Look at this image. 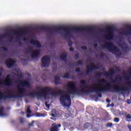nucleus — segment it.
Wrapping results in <instances>:
<instances>
[{"label": "nucleus", "mask_w": 131, "mask_h": 131, "mask_svg": "<svg viewBox=\"0 0 131 131\" xmlns=\"http://www.w3.org/2000/svg\"><path fill=\"white\" fill-rule=\"evenodd\" d=\"M9 41L11 42V41H12L11 40V39H10V40H9Z\"/></svg>", "instance_id": "obj_60"}, {"label": "nucleus", "mask_w": 131, "mask_h": 131, "mask_svg": "<svg viewBox=\"0 0 131 131\" xmlns=\"http://www.w3.org/2000/svg\"><path fill=\"white\" fill-rule=\"evenodd\" d=\"M18 46H19V47H23V43L21 42H18Z\"/></svg>", "instance_id": "obj_40"}, {"label": "nucleus", "mask_w": 131, "mask_h": 131, "mask_svg": "<svg viewBox=\"0 0 131 131\" xmlns=\"http://www.w3.org/2000/svg\"><path fill=\"white\" fill-rule=\"evenodd\" d=\"M105 83H107V80L105 79H101L98 81V83L96 86H88V88L92 92L91 93H96L97 94L99 98H102V93L104 92H109L110 91V88H111V83H108L107 86L104 88H102V85H104Z\"/></svg>", "instance_id": "obj_4"}, {"label": "nucleus", "mask_w": 131, "mask_h": 131, "mask_svg": "<svg viewBox=\"0 0 131 131\" xmlns=\"http://www.w3.org/2000/svg\"><path fill=\"white\" fill-rule=\"evenodd\" d=\"M70 51L71 52H73V51H74V49H73V48H71L70 49Z\"/></svg>", "instance_id": "obj_46"}, {"label": "nucleus", "mask_w": 131, "mask_h": 131, "mask_svg": "<svg viewBox=\"0 0 131 131\" xmlns=\"http://www.w3.org/2000/svg\"><path fill=\"white\" fill-rule=\"evenodd\" d=\"M113 125V123H107L106 124V127H112Z\"/></svg>", "instance_id": "obj_29"}, {"label": "nucleus", "mask_w": 131, "mask_h": 131, "mask_svg": "<svg viewBox=\"0 0 131 131\" xmlns=\"http://www.w3.org/2000/svg\"><path fill=\"white\" fill-rule=\"evenodd\" d=\"M8 35L12 34H18V35H22V34H26V30L19 29L16 31H13L8 32Z\"/></svg>", "instance_id": "obj_10"}, {"label": "nucleus", "mask_w": 131, "mask_h": 131, "mask_svg": "<svg viewBox=\"0 0 131 131\" xmlns=\"http://www.w3.org/2000/svg\"><path fill=\"white\" fill-rule=\"evenodd\" d=\"M37 122V121L33 120L31 123L29 124V127H31V126H34V123Z\"/></svg>", "instance_id": "obj_26"}, {"label": "nucleus", "mask_w": 131, "mask_h": 131, "mask_svg": "<svg viewBox=\"0 0 131 131\" xmlns=\"http://www.w3.org/2000/svg\"><path fill=\"white\" fill-rule=\"evenodd\" d=\"M43 67H47L46 66H42L41 68H43Z\"/></svg>", "instance_id": "obj_59"}, {"label": "nucleus", "mask_w": 131, "mask_h": 131, "mask_svg": "<svg viewBox=\"0 0 131 131\" xmlns=\"http://www.w3.org/2000/svg\"><path fill=\"white\" fill-rule=\"evenodd\" d=\"M126 120L128 121V122H130L131 121V115L130 114H128L126 116Z\"/></svg>", "instance_id": "obj_24"}, {"label": "nucleus", "mask_w": 131, "mask_h": 131, "mask_svg": "<svg viewBox=\"0 0 131 131\" xmlns=\"http://www.w3.org/2000/svg\"><path fill=\"white\" fill-rule=\"evenodd\" d=\"M103 49H107L113 54H115L116 57H120L122 55V53L120 52V50L116 47L113 42L110 41L106 42L105 45H102Z\"/></svg>", "instance_id": "obj_5"}, {"label": "nucleus", "mask_w": 131, "mask_h": 131, "mask_svg": "<svg viewBox=\"0 0 131 131\" xmlns=\"http://www.w3.org/2000/svg\"><path fill=\"white\" fill-rule=\"evenodd\" d=\"M127 103H128V104H130V103H131L130 99H128L127 100Z\"/></svg>", "instance_id": "obj_49"}, {"label": "nucleus", "mask_w": 131, "mask_h": 131, "mask_svg": "<svg viewBox=\"0 0 131 131\" xmlns=\"http://www.w3.org/2000/svg\"><path fill=\"white\" fill-rule=\"evenodd\" d=\"M31 116H32V115H27V117H28V118H29L30 117H31Z\"/></svg>", "instance_id": "obj_50"}, {"label": "nucleus", "mask_w": 131, "mask_h": 131, "mask_svg": "<svg viewBox=\"0 0 131 131\" xmlns=\"http://www.w3.org/2000/svg\"><path fill=\"white\" fill-rule=\"evenodd\" d=\"M33 51V47H29L26 51V53H27V54H29V53H30V52L31 51Z\"/></svg>", "instance_id": "obj_23"}, {"label": "nucleus", "mask_w": 131, "mask_h": 131, "mask_svg": "<svg viewBox=\"0 0 131 131\" xmlns=\"http://www.w3.org/2000/svg\"><path fill=\"white\" fill-rule=\"evenodd\" d=\"M18 76H19V77H22L23 76V75H22L21 73H20V74H19L18 75Z\"/></svg>", "instance_id": "obj_52"}, {"label": "nucleus", "mask_w": 131, "mask_h": 131, "mask_svg": "<svg viewBox=\"0 0 131 131\" xmlns=\"http://www.w3.org/2000/svg\"><path fill=\"white\" fill-rule=\"evenodd\" d=\"M2 75H3V73H2V72H0V76H2Z\"/></svg>", "instance_id": "obj_57"}, {"label": "nucleus", "mask_w": 131, "mask_h": 131, "mask_svg": "<svg viewBox=\"0 0 131 131\" xmlns=\"http://www.w3.org/2000/svg\"><path fill=\"white\" fill-rule=\"evenodd\" d=\"M58 127H61V125H60V124H59L58 125Z\"/></svg>", "instance_id": "obj_55"}, {"label": "nucleus", "mask_w": 131, "mask_h": 131, "mask_svg": "<svg viewBox=\"0 0 131 131\" xmlns=\"http://www.w3.org/2000/svg\"><path fill=\"white\" fill-rule=\"evenodd\" d=\"M114 121H115V122L118 123V122L119 121V118H115Z\"/></svg>", "instance_id": "obj_37"}, {"label": "nucleus", "mask_w": 131, "mask_h": 131, "mask_svg": "<svg viewBox=\"0 0 131 131\" xmlns=\"http://www.w3.org/2000/svg\"><path fill=\"white\" fill-rule=\"evenodd\" d=\"M55 69V70H56V69H57V68H55V69Z\"/></svg>", "instance_id": "obj_61"}, {"label": "nucleus", "mask_w": 131, "mask_h": 131, "mask_svg": "<svg viewBox=\"0 0 131 131\" xmlns=\"http://www.w3.org/2000/svg\"><path fill=\"white\" fill-rule=\"evenodd\" d=\"M59 129L58 128V126H57V125H54L53 126L51 129H50V131H58Z\"/></svg>", "instance_id": "obj_21"}, {"label": "nucleus", "mask_w": 131, "mask_h": 131, "mask_svg": "<svg viewBox=\"0 0 131 131\" xmlns=\"http://www.w3.org/2000/svg\"><path fill=\"white\" fill-rule=\"evenodd\" d=\"M8 68H12V67H13V66H7Z\"/></svg>", "instance_id": "obj_54"}, {"label": "nucleus", "mask_w": 131, "mask_h": 131, "mask_svg": "<svg viewBox=\"0 0 131 131\" xmlns=\"http://www.w3.org/2000/svg\"><path fill=\"white\" fill-rule=\"evenodd\" d=\"M35 115L37 117H40L41 116V114L39 113H36L35 114Z\"/></svg>", "instance_id": "obj_36"}, {"label": "nucleus", "mask_w": 131, "mask_h": 131, "mask_svg": "<svg viewBox=\"0 0 131 131\" xmlns=\"http://www.w3.org/2000/svg\"><path fill=\"white\" fill-rule=\"evenodd\" d=\"M121 48L123 51H126V50H128V46L126 45L125 47H121Z\"/></svg>", "instance_id": "obj_32"}, {"label": "nucleus", "mask_w": 131, "mask_h": 131, "mask_svg": "<svg viewBox=\"0 0 131 131\" xmlns=\"http://www.w3.org/2000/svg\"><path fill=\"white\" fill-rule=\"evenodd\" d=\"M40 54V50L37 49L35 51H33L32 52V53L31 54V57L33 59H35V58H37V57L39 56Z\"/></svg>", "instance_id": "obj_12"}, {"label": "nucleus", "mask_w": 131, "mask_h": 131, "mask_svg": "<svg viewBox=\"0 0 131 131\" xmlns=\"http://www.w3.org/2000/svg\"><path fill=\"white\" fill-rule=\"evenodd\" d=\"M73 42H72V41H70L69 42V46H70V47H72V45H73Z\"/></svg>", "instance_id": "obj_42"}, {"label": "nucleus", "mask_w": 131, "mask_h": 131, "mask_svg": "<svg viewBox=\"0 0 131 131\" xmlns=\"http://www.w3.org/2000/svg\"><path fill=\"white\" fill-rule=\"evenodd\" d=\"M103 74L104 76L106 77H112L114 74H115V70L113 69H111L109 70L108 72H97L95 75L96 77H102L103 76Z\"/></svg>", "instance_id": "obj_6"}, {"label": "nucleus", "mask_w": 131, "mask_h": 131, "mask_svg": "<svg viewBox=\"0 0 131 131\" xmlns=\"http://www.w3.org/2000/svg\"><path fill=\"white\" fill-rule=\"evenodd\" d=\"M2 49L3 51H4V52H8V51L9 50L8 48L5 47H2Z\"/></svg>", "instance_id": "obj_31"}, {"label": "nucleus", "mask_w": 131, "mask_h": 131, "mask_svg": "<svg viewBox=\"0 0 131 131\" xmlns=\"http://www.w3.org/2000/svg\"><path fill=\"white\" fill-rule=\"evenodd\" d=\"M78 65H83V61L80 60L77 62Z\"/></svg>", "instance_id": "obj_30"}, {"label": "nucleus", "mask_w": 131, "mask_h": 131, "mask_svg": "<svg viewBox=\"0 0 131 131\" xmlns=\"http://www.w3.org/2000/svg\"><path fill=\"white\" fill-rule=\"evenodd\" d=\"M19 83L22 85V86H27V88H30L31 86L30 82H29L28 81H21L19 82Z\"/></svg>", "instance_id": "obj_16"}, {"label": "nucleus", "mask_w": 131, "mask_h": 131, "mask_svg": "<svg viewBox=\"0 0 131 131\" xmlns=\"http://www.w3.org/2000/svg\"><path fill=\"white\" fill-rule=\"evenodd\" d=\"M99 31H104V30L103 29H100V30H99Z\"/></svg>", "instance_id": "obj_58"}, {"label": "nucleus", "mask_w": 131, "mask_h": 131, "mask_svg": "<svg viewBox=\"0 0 131 131\" xmlns=\"http://www.w3.org/2000/svg\"><path fill=\"white\" fill-rule=\"evenodd\" d=\"M60 58L62 61H66V59H67V52H64L62 53L60 56Z\"/></svg>", "instance_id": "obj_19"}, {"label": "nucleus", "mask_w": 131, "mask_h": 131, "mask_svg": "<svg viewBox=\"0 0 131 131\" xmlns=\"http://www.w3.org/2000/svg\"><path fill=\"white\" fill-rule=\"evenodd\" d=\"M4 110H5V108L4 107V106H1L0 108V116H4L5 115Z\"/></svg>", "instance_id": "obj_22"}, {"label": "nucleus", "mask_w": 131, "mask_h": 131, "mask_svg": "<svg viewBox=\"0 0 131 131\" xmlns=\"http://www.w3.org/2000/svg\"><path fill=\"white\" fill-rule=\"evenodd\" d=\"M84 74V73L83 72H81L80 73H79L78 74L79 76H81V75H83Z\"/></svg>", "instance_id": "obj_44"}, {"label": "nucleus", "mask_w": 131, "mask_h": 131, "mask_svg": "<svg viewBox=\"0 0 131 131\" xmlns=\"http://www.w3.org/2000/svg\"><path fill=\"white\" fill-rule=\"evenodd\" d=\"M124 77L126 80V83L128 85V86H130L131 85V81H130V77L127 76H124Z\"/></svg>", "instance_id": "obj_20"}, {"label": "nucleus", "mask_w": 131, "mask_h": 131, "mask_svg": "<svg viewBox=\"0 0 131 131\" xmlns=\"http://www.w3.org/2000/svg\"><path fill=\"white\" fill-rule=\"evenodd\" d=\"M51 63V58L49 55H46L41 59V65L42 66H49Z\"/></svg>", "instance_id": "obj_9"}, {"label": "nucleus", "mask_w": 131, "mask_h": 131, "mask_svg": "<svg viewBox=\"0 0 131 131\" xmlns=\"http://www.w3.org/2000/svg\"><path fill=\"white\" fill-rule=\"evenodd\" d=\"M37 30H42L43 31H47L49 32L50 34H53L54 31L59 32L61 30H63L64 31V37H68V36H70L71 33L70 31H88L91 33H93L94 32V30H95V28L94 27H64L60 26L59 27H53L51 28L50 27L48 26H39L36 28Z\"/></svg>", "instance_id": "obj_3"}, {"label": "nucleus", "mask_w": 131, "mask_h": 131, "mask_svg": "<svg viewBox=\"0 0 131 131\" xmlns=\"http://www.w3.org/2000/svg\"><path fill=\"white\" fill-rule=\"evenodd\" d=\"M75 59H77L79 58V54H78V53L76 54L74 56Z\"/></svg>", "instance_id": "obj_35"}, {"label": "nucleus", "mask_w": 131, "mask_h": 131, "mask_svg": "<svg viewBox=\"0 0 131 131\" xmlns=\"http://www.w3.org/2000/svg\"><path fill=\"white\" fill-rule=\"evenodd\" d=\"M30 43L36 46L37 48H41V44L38 40L32 39L30 40Z\"/></svg>", "instance_id": "obj_13"}, {"label": "nucleus", "mask_w": 131, "mask_h": 131, "mask_svg": "<svg viewBox=\"0 0 131 131\" xmlns=\"http://www.w3.org/2000/svg\"><path fill=\"white\" fill-rule=\"evenodd\" d=\"M93 67H94L95 68H100L101 67H98V66H95V67H87V70L86 71V75H89V74H91L92 72H93Z\"/></svg>", "instance_id": "obj_14"}, {"label": "nucleus", "mask_w": 131, "mask_h": 131, "mask_svg": "<svg viewBox=\"0 0 131 131\" xmlns=\"http://www.w3.org/2000/svg\"><path fill=\"white\" fill-rule=\"evenodd\" d=\"M106 30L107 33L105 36V39H106L107 40H111L113 39V38H114V34H113V32H112V27H107L106 28Z\"/></svg>", "instance_id": "obj_8"}, {"label": "nucleus", "mask_w": 131, "mask_h": 131, "mask_svg": "<svg viewBox=\"0 0 131 131\" xmlns=\"http://www.w3.org/2000/svg\"><path fill=\"white\" fill-rule=\"evenodd\" d=\"M129 28L130 29V30L127 31V35H128V34H131V27H129Z\"/></svg>", "instance_id": "obj_38"}, {"label": "nucleus", "mask_w": 131, "mask_h": 131, "mask_svg": "<svg viewBox=\"0 0 131 131\" xmlns=\"http://www.w3.org/2000/svg\"><path fill=\"white\" fill-rule=\"evenodd\" d=\"M2 38H3V36L0 35V40H1V39H2Z\"/></svg>", "instance_id": "obj_56"}, {"label": "nucleus", "mask_w": 131, "mask_h": 131, "mask_svg": "<svg viewBox=\"0 0 131 131\" xmlns=\"http://www.w3.org/2000/svg\"><path fill=\"white\" fill-rule=\"evenodd\" d=\"M68 91L64 92V94L61 96L60 98V103L65 107H69L71 106V98L70 95H77L80 96L81 94H91L92 91L86 90L85 89H88L89 86L82 85L80 86V90L78 91L76 88L75 82L71 81L67 84Z\"/></svg>", "instance_id": "obj_2"}, {"label": "nucleus", "mask_w": 131, "mask_h": 131, "mask_svg": "<svg viewBox=\"0 0 131 131\" xmlns=\"http://www.w3.org/2000/svg\"><path fill=\"white\" fill-rule=\"evenodd\" d=\"M76 72H80V69L78 68L76 69Z\"/></svg>", "instance_id": "obj_41"}, {"label": "nucleus", "mask_w": 131, "mask_h": 131, "mask_svg": "<svg viewBox=\"0 0 131 131\" xmlns=\"http://www.w3.org/2000/svg\"><path fill=\"white\" fill-rule=\"evenodd\" d=\"M45 105L47 107H48V108H50V104H48L47 103H46Z\"/></svg>", "instance_id": "obj_45"}, {"label": "nucleus", "mask_w": 131, "mask_h": 131, "mask_svg": "<svg viewBox=\"0 0 131 131\" xmlns=\"http://www.w3.org/2000/svg\"><path fill=\"white\" fill-rule=\"evenodd\" d=\"M81 49L82 50H88V47L86 46H82Z\"/></svg>", "instance_id": "obj_39"}, {"label": "nucleus", "mask_w": 131, "mask_h": 131, "mask_svg": "<svg viewBox=\"0 0 131 131\" xmlns=\"http://www.w3.org/2000/svg\"><path fill=\"white\" fill-rule=\"evenodd\" d=\"M19 120L20 123H21V124H23V123H24V118L19 117Z\"/></svg>", "instance_id": "obj_28"}, {"label": "nucleus", "mask_w": 131, "mask_h": 131, "mask_svg": "<svg viewBox=\"0 0 131 131\" xmlns=\"http://www.w3.org/2000/svg\"><path fill=\"white\" fill-rule=\"evenodd\" d=\"M24 41H28V38H23Z\"/></svg>", "instance_id": "obj_43"}, {"label": "nucleus", "mask_w": 131, "mask_h": 131, "mask_svg": "<svg viewBox=\"0 0 131 131\" xmlns=\"http://www.w3.org/2000/svg\"><path fill=\"white\" fill-rule=\"evenodd\" d=\"M85 83H86V81H85V80H81L80 81L81 84H85Z\"/></svg>", "instance_id": "obj_33"}, {"label": "nucleus", "mask_w": 131, "mask_h": 131, "mask_svg": "<svg viewBox=\"0 0 131 131\" xmlns=\"http://www.w3.org/2000/svg\"><path fill=\"white\" fill-rule=\"evenodd\" d=\"M38 90L41 91V93L35 92H30L27 95H24V93H26V89L24 87L20 88L19 86L17 88L18 93V95H14L12 89H9L6 91L8 95H5L3 93L0 91V102L4 100H8V99H14V98H23V97H37V98H40L41 97H47L48 96V92L51 93L50 95L53 97H57L59 95H62L63 92L61 90H58L57 92H56L57 88L46 87L44 89L41 88H39Z\"/></svg>", "instance_id": "obj_1"}, {"label": "nucleus", "mask_w": 131, "mask_h": 131, "mask_svg": "<svg viewBox=\"0 0 131 131\" xmlns=\"http://www.w3.org/2000/svg\"><path fill=\"white\" fill-rule=\"evenodd\" d=\"M51 112L52 117L51 118V119L52 120H56V116H57V111L56 109H53Z\"/></svg>", "instance_id": "obj_18"}, {"label": "nucleus", "mask_w": 131, "mask_h": 131, "mask_svg": "<svg viewBox=\"0 0 131 131\" xmlns=\"http://www.w3.org/2000/svg\"><path fill=\"white\" fill-rule=\"evenodd\" d=\"M6 80L7 82H5L6 81V80L5 79H0V85H2V84H3L5 86H12V85H13V80H14V79L11 78L10 75H8Z\"/></svg>", "instance_id": "obj_7"}, {"label": "nucleus", "mask_w": 131, "mask_h": 131, "mask_svg": "<svg viewBox=\"0 0 131 131\" xmlns=\"http://www.w3.org/2000/svg\"><path fill=\"white\" fill-rule=\"evenodd\" d=\"M88 66H96V65L92 64L91 65H88Z\"/></svg>", "instance_id": "obj_53"}, {"label": "nucleus", "mask_w": 131, "mask_h": 131, "mask_svg": "<svg viewBox=\"0 0 131 131\" xmlns=\"http://www.w3.org/2000/svg\"><path fill=\"white\" fill-rule=\"evenodd\" d=\"M105 53H100V54H99V57H100V58H104V57H105Z\"/></svg>", "instance_id": "obj_34"}, {"label": "nucleus", "mask_w": 131, "mask_h": 131, "mask_svg": "<svg viewBox=\"0 0 131 131\" xmlns=\"http://www.w3.org/2000/svg\"><path fill=\"white\" fill-rule=\"evenodd\" d=\"M123 74H124H124H125V72H124V73H123Z\"/></svg>", "instance_id": "obj_62"}, {"label": "nucleus", "mask_w": 131, "mask_h": 131, "mask_svg": "<svg viewBox=\"0 0 131 131\" xmlns=\"http://www.w3.org/2000/svg\"><path fill=\"white\" fill-rule=\"evenodd\" d=\"M121 80H122V78L120 76H117L116 79H112L111 82L112 83H118V81H121Z\"/></svg>", "instance_id": "obj_15"}, {"label": "nucleus", "mask_w": 131, "mask_h": 131, "mask_svg": "<svg viewBox=\"0 0 131 131\" xmlns=\"http://www.w3.org/2000/svg\"><path fill=\"white\" fill-rule=\"evenodd\" d=\"M128 127L129 130L131 131V125H128Z\"/></svg>", "instance_id": "obj_51"}, {"label": "nucleus", "mask_w": 131, "mask_h": 131, "mask_svg": "<svg viewBox=\"0 0 131 131\" xmlns=\"http://www.w3.org/2000/svg\"><path fill=\"white\" fill-rule=\"evenodd\" d=\"M54 83L55 85L61 84V78L59 76H56L54 77Z\"/></svg>", "instance_id": "obj_17"}, {"label": "nucleus", "mask_w": 131, "mask_h": 131, "mask_svg": "<svg viewBox=\"0 0 131 131\" xmlns=\"http://www.w3.org/2000/svg\"><path fill=\"white\" fill-rule=\"evenodd\" d=\"M97 47H98V43H95L94 45V48H97Z\"/></svg>", "instance_id": "obj_48"}, {"label": "nucleus", "mask_w": 131, "mask_h": 131, "mask_svg": "<svg viewBox=\"0 0 131 131\" xmlns=\"http://www.w3.org/2000/svg\"><path fill=\"white\" fill-rule=\"evenodd\" d=\"M17 39H18V36L16 37Z\"/></svg>", "instance_id": "obj_63"}, {"label": "nucleus", "mask_w": 131, "mask_h": 131, "mask_svg": "<svg viewBox=\"0 0 131 131\" xmlns=\"http://www.w3.org/2000/svg\"><path fill=\"white\" fill-rule=\"evenodd\" d=\"M27 113H28V114H31V110H30V105H28L27 106Z\"/></svg>", "instance_id": "obj_27"}, {"label": "nucleus", "mask_w": 131, "mask_h": 131, "mask_svg": "<svg viewBox=\"0 0 131 131\" xmlns=\"http://www.w3.org/2000/svg\"><path fill=\"white\" fill-rule=\"evenodd\" d=\"M106 102H107V103H110V102H111V101L110 100V99H106Z\"/></svg>", "instance_id": "obj_47"}, {"label": "nucleus", "mask_w": 131, "mask_h": 131, "mask_svg": "<svg viewBox=\"0 0 131 131\" xmlns=\"http://www.w3.org/2000/svg\"><path fill=\"white\" fill-rule=\"evenodd\" d=\"M70 77V74L68 73H66L62 77V78H65L66 79H68Z\"/></svg>", "instance_id": "obj_25"}, {"label": "nucleus", "mask_w": 131, "mask_h": 131, "mask_svg": "<svg viewBox=\"0 0 131 131\" xmlns=\"http://www.w3.org/2000/svg\"><path fill=\"white\" fill-rule=\"evenodd\" d=\"M16 63V60L12 59V58H8L6 60L5 63L6 66H14Z\"/></svg>", "instance_id": "obj_11"}]
</instances>
